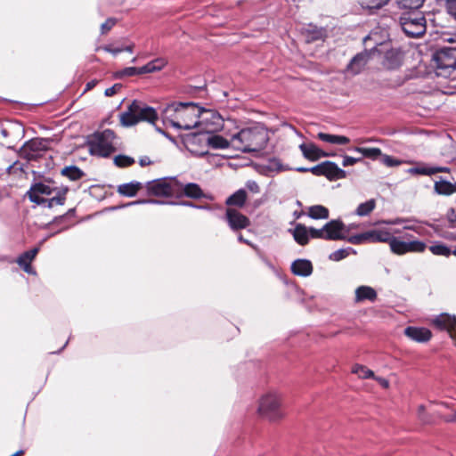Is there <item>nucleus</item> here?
<instances>
[{
  "instance_id": "nucleus-58",
  "label": "nucleus",
  "mask_w": 456,
  "mask_h": 456,
  "mask_svg": "<svg viewBox=\"0 0 456 456\" xmlns=\"http://www.w3.org/2000/svg\"><path fill=\"white\" fill-rule=\"evenodd\" d=\"M377 381L384 388H387L389 387V381L384 378H376Z\"/></svg>"
},
{
  "instance_id": "nucleus-17",
  "label": "nucleus",
  "mask_w": 456,
  "mask_h": 456,
  "mask_svg": "<svg viewBox=\"0 0 456 456\" xmlns=\"http://www.w3.org/2000/svg\"><path fill=\"white\" fill-rule=\"evenodd\" d=\"M404 334L411 340L419 343L428 342L432 337L428 329L411 326L404 330Z\"/></svg>"
},
{
  "instance_id": "nucleus-55",
  "label": "nucleus",
  "mask_w": 456,
  "mask_h": 456,
  "mask_svg": "<svg viewBox=\"0 0 456 456\" xmlns=\"http://www.w3.org/2000/svg\"><path fill=\"white\" fill-rule=\"evenodd\" d=\"M432 170L434 171V174H436L438 172H444V173H449L450 168L446 167H432Z\"/></svg>"
},
{
  "instance_id": "nucleus-27",
  "label": "nucleus",
  "mask_w": 456,
  "mask_h": 456,
  "mask_svg": "<svg viewBox=\"0 0 456 456\" xmlns=\"http://www.w3.org/2000/svg\"><path fill=\"white\" fill-rule=\"evenodd\" d=\"M49 147V141L46 139L35 138L26 143V148L31 151L39 152L46 151Z\"/></svg>"
},
{
  "instance_id": "nucleus-40",
  "label": "nucleus",
  "mask_w": 456,
  "mask_h": 456,
  "mask_svg": "<svg viewBox=\"0 0 456 456\" xmlns=\"http://www.w3.org/2000/svg\"><path fill=\"white\" fill-rule=\"evenodd\" d=\"M381 162L387 167H396L402 163L399 159H396L389 155L383 154L381 156Z\"/></svg>"
},
{
  "instance_id": "nucleus-19",
  "label": "nucleus",
  "mask_w": 456,
  "mask_h": 456,
  "mask_svg": "<svg viewBox=\"0 0 456 456\" xmlns=\"http://www.w3.org/2000/svg\"><path fill=\"white\" fill-rule=\"evenodd\" d=\"M299 149L302 151L303 156L311 161H317L322 157L329 156L328 153L319 149L314 143H302L299 145Z\"/></svg>"
},
{
  "instance_id": "nucleus-7",
  "label": "nucleus",
  "mask_w": 456,
  "mask_h": 456,
  "mask_svg": "<svg viewBox=\"0 0 456 456\" xmlns=\"http://www.w3.org/2000/svg\"><path fill=\"white\" fill-rule=\"evenodd\" d=\"M292 232L294 240L299 245H305L310 239H323L328 240H346L354 234H351V230H289Z\"/></svg>"
},
{
  "instance_id": "nucleus-62",
  "label": "nucleus",
  "mask_w": 456,
  "mask_h": 456,
  "mask_svg": "<svg viewBox=\"0 0 456 456\" xmlns=\"http://www.w3.org/2000/svg\"><path fill=\"white\" fill-rule=\"evenodd\" d=\"M238 240H239L240 241H242V242H244V243H246V244L250 245V246H252V247H253V245L250 243V241H249L248 240H247V239H244V238H243V236H242V235H240V234H239V235H238Z\"/></svg>"
},
{
  "instance_id": "nucleus-64",
  "label": "nucleus",
  "mask_w": 456,
  "mask_h": 456,
  "mask_svg": "<svg viewBox=\"0 0 456 456\" xmlns=\"http://www.w3.org/2000/svg\"><path fill=\"white\" fill-rule=\"evenodd\" d=\"M446 420L450 422H456V412L448 417Z\"/></svg>"
},
{
  "instance_id": "nucleus-39",
  "label": "nucleus",
  "mask_w": 456,
  "mask_h": 456,
  "mask_svg": "<svg viewBox=\"0 0 456 456\" xmlns=\"http://www.w3.org/2000/svg\"><path fill=\"white\" fill-rule=\"evenodd\" d=\"M136 75H142L141 67L140 68L127 67L118 72L119 77H124V76L132 77V76H136Z\"/></svg>"
},
{
  "instance_id": "nucleus-61",
  "label": "nucleus",
  "mask_w": 456,
  "mask_h": 456,
  "mask_svg": "<svg viewBox=\"0 0 456 456\" xmlns=\"http://www.w3.org/2000/svg\"><path fill=\"white\" fill-rule=\"evenodd\" d=\"M121 48L123 49V52L132 53L134 51V45H129Z\"/></svg>"
},
{
  "instance_id": "nucleus-14",
  "label": "nucleus",
  "mask_w": 456,
  "mask_h": 456,
  "mask_svg": "<svg viewBox=\"0 0 456 456\" xmlns=\"http://www.w3.org/2000/svg\"><path fill=\"white\" fill-rule=\"evenodd\" d=\"M434 327L440 330H446L450 334L451 338H454V331L456 328V316L449 314H441L432 320Z\"/></svg>"
},
{
  "instance_id": "nucleus-30",
  "label": "nucleus",
  "mask_w": 456,
  "mask_h": 456,
  "mask_svg": "<svg viewBox=\"0 0 456 456\" xmlns=\"http://www.w3.org/2000/svg\"><path fill=\"white\" fill-rule=\"evenodd\" d=\"M308 216L314 219H327L329 217V210L322 205H315L309 208Z\"/></svg>"
},
{
  "instance_id": "nucleus-12",
  "label": "nucleus",
  "mask_w": 456,
  "mask_h": 456,
  "mask_svg": "<svg viewBox=\"0 0 456 456\" xmlns=\"http://www.w3.org/2000/svg\"><path fill=\"white\" fill-rule=\"evenodd\" d=\"M400 23L403 32L410 37H419L426 32V19L421 12L404 14Z\"/></svg>"
},
{
  "instance_id": "nucleus-3",
  "label": "nucleus",
  "mask_w": 456,
  "mask_h": 456,
  "mask_svg": "<svg viewBox=\"0 0 456 456\" xmlns=\"http://www.w3.org/2000/svg\"><path fill=\"white\" fill-rule=\"evenodd\" d=\"M267 131L262 126H251L241 129L231 139L232 146L242 152H253L263 150L268 142Z\"/></svg>"
},
{
  "instance_id": "nucleus-35",
  "label": "nucleus",
  "mask_w": 456,
  "mask_h": 456,
  "mask_svg": "<svg viewBox=\"0 0 456 456\" xmlns=\"http://www.w3.org/2000/svg\"><path fill=\"white\" fill-rule=\"evenodd\" d=\"M424 2L425 0H397V4L402 9H418Z\"/></svg>"
},
{
  "instance_id": "nucleus-63",
  "label": "nucleus",
  "mask_w": 456,
  "mask_h": 456,
  "mask_svg": "<svg viewBox=\"0 0 456 456\" xmlns=\"http://www.w3.org/2000/svg\"><path fill=\"white\" fill-rule=\"evenodd\" d=\"M309 168L310 167H297L296 168V171L299 172V173H306V172H309Z\"/></svg>"
},
{
  "instance_id": "nucleus-47",
  "label": "nucleus",
  "mask_w": 456,
  "mask_h": 456,
  "mask_svg": "<svg viewBox=\"0 0 456 456\" xmlns=\"http://www.w3.org/2000/svg\"><path fill=\"white\" fill-rule=\"evenodd\" d=\"M246 187L248 191L253 193H258L260 191V187L258 183L255 181H248L246 183Z\"/></svg>"
},
{
  "instance_id": "nucleus-10",
  "label": "nucleus",
  "mask_w": 456,
  "mask_h": 456,
  "mask_svg": "<svg viewBox=\"0 0 456 456\" xmlns=\"http://www.w3.org/2000/svg\"><path fill=\"white\" fill-rule=\"evenodd\" d=\"M434 59L436 62L437 75L450 77L456 72V42L453 46H446L438 50Z\"/></svg>"
},
{
  "instance_id": "nucleus-36",
  "label": "nucleus",
  "mask_w": 456,
  "mask_h": 456,
  "mask_svg": "<svg viewBox=\"0 0 456 456\" xmlns=\"http://www.w3.org/2000/svg\"><path fill=\"white\" fill-rule=\"evenodd\" d=\"M134 163V159L126 155H118L114 158V164L118 167H127Z\"/></svg>"
},
{
  "instance_id": "nucleus-22",
  "label": "nucleus",
  "mask_w": 456,
  "mask_h": 456,
  "mask_svg": "<svg viewBox=\"0 0 456 456\" xmlns=\"http://www.w3.org/2000/svg\"><path fill=\"white\" fill-rule=\"evenodd\" d=\"M323 175L330 181H335L346 178V172L341 169L336 163L331 161H324Z\"/></svg>"
},
{
  "instance_id": "nucleus-48",
  "label": "nucleus",
  "mask_w": 456,
  "mask_h": 456,
  "mask_svg": "<svg viewBox=\"0 0 456 456\" xmlns=\"http://www.w3.org/2000/svg\"><path fill=\"white\" fill-rule=\"evenodd\" d=\"M121 85L120 84H115L114 86H112L111 87H109L105 90L104 92V94L108 97H110V96H113L114 94H117V92L118 90L121 89Z\"/></svg>"
},
{
  "instance_id": "nucleus-37",
  "label": "nucleus",
  "mask_w": 456,
  "mask_h": 456,
  "mask_svg": "<svg viewBox=\"0 0 456 456\" xmlns=\"http://www.w3.org/2000/svg\"><path fill=\"white\" fill-rule=\"evenodd\" d=\"M265 168L269 172H281L285 170L283 165L281 164L279 159H271L268 160L267 164L265 166Z\"/></svg>"
},
{
  "instance_id": "nucleus-29",
  "label": "nucleus",
  "mask_w": 456,
  "mask_h": 456,
  "mask_svg": "<svg viewBox=\"0 0 456 456\" xmlns=\"http://www.w3.org/2000/svg\"><path fill=\"white\" fill-rule=\"evenodd\" d=\"M61 175L67 176L71 181H77L84 176V172L77 166L65 167L61 170Z\"/></svg>"
},
{
  "instance_id": "nucleus-60",
  "label": "nucleus",
  "mask_w": 456,
  "mask_h": 456,
  "mask_svg": "<svg viewBox=\"0 0 456 456\" xmlns=\"http://www.w3.org/2000/svg\"><path fill=\"white\" fill-rule=\"evenodd\" d=\"M145 202H149V203H159V200H139V201L132 202V203H130L129 205L139 204V203H145Z\"/></svg>"
},
{
  "instance_id": "nucleus-56",
  "label": "nucleus",
  "mask_w": 456,
  "mask_h": 456,
  "mask_svg": "<svg viewBox=\"0 0 456 456\" xmlns=\"http://www.w3.org/2000/svg\"><path fill=\"white\" fill-rule=\"evenodd\" d=\"M139 164H140V166H142V167H146V166L151 165V159H150V158H149V157L144 156V157H142V158H141V159H140V160H139Z\"/></svg>"
},
{
  "instance_id": "nucleus-53",
  "label": "nucleus",
  "mask_w": 456,
  "mask_h": 456,
  "mask_svg": "<svg viewBox=\"0 0 456 456\" xmlns=\"http://www.w3.org/2000/svg\"><path fill=\"white\" fill-rule=\"evenodd\" d=\"M440 235L445 239L456 240V233L444 231V232L441 233Z\"/></svg>"
},
{
  "instance_id": "nucleus-34",
  "label": "nucleus",
  "mask_w": 456,
  "mask_h": 456,
  "mask_svg": "<svg viewBox=\"0 0 456 456\" xmlns=\"http://www.w3.org/2000/svg\"><path fill=\"white\" fill-rule=\"evenodd\" d=\"M429 250L436 256H449L452 254L450 248L443 243H436L429 247Z\"/></svg>"
},
{
  "instance_id": "nucleus-16",
  "label": "nucleus",
  "mask_w": 456,
  "mask_h": 456,
  "mask_svg": "<svg viewBox=\"0 0 456 456\" xmlns=\"http://www.w3.org/2000/svg\"><path fill=\"white\" fill-rule=\"evenodd\" d=\"M39 248L36 247L30 250L22 253L16 260L19 266L28 274H36V271L31 266V262L38 253Z\"/></svg>"
},
{
  "instance_id": "nucleus-49",
  "label": "nucleus",
  "mask_w": 456,
  "mask_h": 456,
  "mask_svg": "<svg viewBox=\"0 0 456 456\" xmlns=\"http://www.w3.org/2000/svg\"><path fill=\"white\" fill-rule=\"evenodd\" d=\"M322 228H344V224L340 220H332L327 224H325Z\"/></svg>"
},
{
  "instance_id": "nucleus-26",
  "label": "nucleus",
  "mask_w": 456,
  "mask_h": 456,
  "mask_svg": "<svg viewBox=\"0 0 456 456\" xmlns=\"http://www.w3.org/2000/svg\"><path fill=\"white\" fill-rule=\"evenodd\" d=\"M317 137L323 142H327L332 144H346L350 142V139L346 136L330 134L322 132H320L317 134Z\"/></svg>"
},
{
  "instance_id": "nucleus-46",
  "label": "nucleus",
  "mask_w": 456,
  "mask_h": 456,
  "mask_svg": "<svg viewBox=\"0 0 456 456\" xmlns=\"http://www.w3.org/2000/svg\"><path fill=\"white\" fill-rule=\"evenodd\" d=\"M159 71L156 68V66L152 63V61L148 62L144 66L141 67V72L142 74L145 73H152Z\"/></svg>"
},
{
  "instance_id": "nucleus-13",
  "label": "nucleus",
  "mask_w": 456,
  "mask_h": 456,
  "mask_svg": "<svg viewBox=\"0 0 456 456\" xmlns=\"http://www.w3.org/2000/svg\"><path fill=\"white\" fill-rule=\"evenodd\" d=\"M191 143H203L212 149H227L232 145L231 141L221 135L211 134H198L191 138Z\"/></svg>"
},
{
  "instance_id": "nucleus-44",
  "label": "nucleus",
  "mask_w": 456,
  "mask_h": 456,
  "mask_svg": "<svg viewBox=\"0 0 456 456\" xmlns=\"http://www.w3.org/2000/svg\"><path fill=\"white\" fill-rule=\"evenodd\" d=\"M309 172H311L313 175H317V176H320V175H323V173H324V162L319 164V165H316L313 167H310L309 168Z\"/></svg>"
},
{
  "instance_id": "nucleus-38",
  "label": "nucleus",
  "mask_w": 456,
  "mask_h": 456,
  "mask_svg": "<svg viewBox=\"0 0 456 456\" xmlns=\"http://www.w3.org/2000/svg\"><path fill=\"white\" fill-rule=\"evenodd\" d=\"M349 249L350 248H347V249H346V248L338 249V250L332 252L330 255L329 258L330 260L336 261V262L340 261V260L346 258L349 255Z\"/></svg>"
},
{
  "instance_id": "nucleus-5",
  "label": "nucleus",
  "mask_w": 456,
  "mask_h": 456,
  "mask_svg": "<svg viewBox=\"0 0 456 456\" xmlns=\"http://www.w3.org/2000/svg\"><path fill=\"white\" fill-rule=\"evenodd\" d=\"M248 193L245 189H239L225 200L227 207L225 219L231 228H247L249 226V219L240 213L238 208L245 206Z\"/></svg>"
},
{
  "instance_id": "nucleus-33",
  "label": "nucleus",
  "mask_w": 456,
  "mask_h": 456,
  "mask_svg": "<svg viewBox=\"0 0 456 456\" xmlns=\"http://www.w3.org/2000/svg\"><path fill=\"white\" fill-rule=\"evenodd\" d=\"M352 372L356 374L361 379H369L374 377L372 370L361 364L354 365L352 368Z\"/></svg>"
},
{
  "instance_id": "nucleus-24",
  "label": "nucleus",
  "mask_w": 456,
  "mask_h": 456,
  "mask_svg": "<svg viewBox=\"0 0 456 456\" xmlns=\"http://www.w3.org/2000/svg\"><path fill=\"white\" fill-rule=\"evenodd\" d=\"M389 0H368V1H359V5L362 12L371 15L374 14L376 11L383 8L385 5L388 4Z\"/></svg>"
},
{
  "instance_id": "nucleus-1",
  "label": "nucleus",
  "mask_w": 456,
  "mask_h": 456,
  "mask_svg": "<svg viewBox=\"0 0 456 456\" xmlns=\"http://www.w3.org/2000/svg\"><path fill=\"white\" fill-rule=\"evenodd\" d=\"M370 242H388L392 252L403 255L408 252H423L426 244L420 240H405L394 237L388 230H368L354 234L349 239V243L359 245Z\"/></svg>"
},
{
  "instance_id": "nucleus-11",
  "label": "nucleus",
  "mask_w": 456,
  "mask_h": 456,
  "mask_svg": "<svg viewBox=\"0 0 456 456\" xmlns=\"http://www.w3.org/2000/svg\"><path fill=\"white\" fill-rule=\"evenodd\" d=\"M145 187L150 195L169 197L179 194L180 182L176 177H164L147 182Z\"/></svg>"
},
{
  "instance_id": "nucleus-20",
  "label": "nucleus",
  "mask_w": 456,
  "mask_h": 456,
  "mask_svg": "<svg viewBox=\"0 0 456 456\" xmlns=\"http://www.w3.org/2000/svg\"><path fill=\"white\" fill-rule=\"evenodd\" d=\"M191 199H200L206 197L202 189L198 183H189L183 184L180 183L179 194Z\"/></svg>"
},
{
  "instance_id": "nucleus-41",
  "label": "nucleus",
  "mask_w": 456,
  "mask_h": 456,
  "mask_svg": "<svg viewBox=\"0 0 456 456\" xmlns=\"http://www.w3.org/2000/svg\"><path fill=\"white\" fill-rule=\"evenodd\" d=\"M117 20L114 18H109L101 26V32L102 35L108 33L116 24Z\"/></svg>"
},
{
  "instance_id": "nucleus-52",
  "label": "nucleus",
  "mask_w": 456,
  "mask_h": 456,
  "mask_svg": "<svg viewBox=\"0 0 456 456\" xmlns=\"http://www.w3.org/2000/svg\"><path fill=\"white\" fill-rule=\"evenodd\" d=\"M447 218L451 223L456 222V210L453 208L450 209L447 213Z\"/></svg>"
},
{
  "instance_id": "nucleus-21",
  "label": "nucleus",
  "mask_w": 456,
  "mask_h": 456,
  "mask_svg": "<svg viewBox=\"0 0 456 456\" xmlns=\"http://www.w3.org/2000/svg\"><path fill=\"white\" fill-rule=\"evenodd\" d=\"M291 272L297 276L307 277L313 273V265L307 259H297L291 264Z\"/></svg>"
},
{
  "instance_id": "nucleus-25",
  "label": "nucleus",
  "mask_w": 456,
  "mask_h": 456,
  "mask_svg": "<svg viewBox=\"0 0 456 456\" xmlns=\"http://www.w3.org/2000/svg\"><path fill=\"white\" fill-rule=\"evenodd\" d=\"M142 188V184L139 182H131L118 186L117 191L126 197H134Z\"/></svg>"
},
{
  "instance_id": "nucleus-57",
  "label": "nucleus",
  "mask_w": 456,
  "mask_h": 456,
  "mask_svg": "<svg viewBox=\"0 0 456 456\" xmlns=\"http://www.w3.org/2000/svg\"><path fill=\"white\" fill-rule=\"evenodd\" d=\"M182 205L189 206V207H192V208H196L210 209V208L208 206H197L196 204L190 202V201L183 202Z\"/></svg>"
},
{
  "instance_id": "nucleus-4",
  "label": "nucleus",
  "mask_w": 456,
  "mask_h": 456,
  "mask_svg": "<svg viewBox=\"0 0 456 456\" xmlns=\"http://www.w3.org/2000/svg\"><path fill=\"white\" fill-rule=\"evenodd\" d=\"M67 192V187L58 188L53 184L38 183L30 188L28 196L32 202L51 208L63 205Z\"/></svg>"
},
{
  "instance_id": "nucleus-23",
  "label": "nucleus",
  "mask_w": 456,
  "mask_h": 456,
  "mask_svg": "<svg viewBox=\"0 0 456 456\" xmlns=\"http://www.w3.org/2000/svg\"><path fill=\"white\" fill-rule=\"evenodd\" d=\"M377 299L376 290L370 286H360L355 289V302L369 300L374 302Z\"/></svg>"
},
{
  "instance_id": "nucleus-31",
  "label": "nucleus",
  "mask_w": 456,
  "mask_h": 456,
  "mask_svg": "<svg viewBox=\"0 0 456 456\" xmlns=\"http://www.w3.org/2000/svg\"><path fill=\"white\" fill-rule=\"evenodd\" d=\"M354 151L359 152L364 158H368L370 159H377L379 157L382 156L381 150L379 148H363V147H355Z\"/></svg>"
},
{
  "instance_id": "nucleus-50",
  "label": "nucleus",
  "mask_w": 456,
  "mask_h": 456,
  "mask_svg": "<svg viewBox=\"0 0 456 456\" xmlns=\"http://www.w3.org/2000/svg\"><path fill=\"white\" fill-rule=\"evenodd\" d=\"M102 50L113 55H117L118 53L123 52V49L121 47H113L110 45L102 46Z\"/></svg>"
},
{
  "instance_id": "nucleus-54",
  "label": "nucleus",
  "mask_w": 456,
  "mask_h": 456,
  "mask_svg": "<svg viewBox=\"0 0 456 456\" xmlns=\"http://www.w3.org/2000/svg\"><path fill=\"white\" fill-rule=\"evenodd\" d=\"M425 411V406L423 404L419 405L418 407V415H419V418L422 420V421H428V419L423 416V413Z\"/></svg>"
},
{
  "instance_id": "nucleus-43",
  "label": "nucleus",
  "mask_w": 456,
  "mask_h": 456,
  "mask_svg": "<svg viewBox=\"0 0 456 456\" xmlns=\"http://www.w3.org/2000/svg\"><path fill=\"white\" fill-rule=\"evenodd\" d=\"M446 10L456 20V0H446Z\"/></svg>"
},
{
  "instance_id": "nucleus-32",
  "label": "nucleus",
  "mask_w": 456,
  "mask_h": 456,
  "mask_svg": "<svg viewBox=\"0 0 456 456\" xmlns=\"http://www.w3.org/2000/svg\"><path fill=\"white\" fill-rule=\"evenodd\" d=\"M376 206V202L374 200H369L363 203H361L356 208V214L360 216H364L369 215Z\"/></svg>"
},
{
  "instance_id": "nucleus-9",
  "label": "nucleus",
  "mask_w": 456,
  "mask_h": 456,
  "mask_svg": "<svg viewBox=\"0 0 456 456\" xmlns=\"http://www.w3.org/2000/svg\"><path fill=\"white\" fill-rule=\"evenodd\" d=\"M258 412L271 421L281 419L284 416L281 396L276 392L263 395L259 401Z\"/></svg>"
},
{
  "instance_id": "nucleus-2",
  "label": "nucleus",
  "mask_w": 456,
  "mask_h": 456,
  "mask_svg": "<svg viewBox=\"0 0 456 456\" xmlns=\"http://www.w3.org/2000/svg\"><path fill=\"white\" fill-rule=\"evenodd\" d=\"M162 120L177 129L191 130L200 124V108L192 102H173L162 110Z\"/></svg>"
},
{
  "instance_id": "nucleus-45",
  "label": "nucleus",
  "mask_w": 456,
  "mask_h": 456,
  "mask_svg": "<svg viewBox=\"0 0 456 456\" xmlns=\"http://www.w3.org/2000/svg\"><path fill=\"white\" fill-rule=\"evenodd\" d=\"M362 158H354L350 156H345L343 159L342 165L343 167H349L356 164L357 162L361 161Z\"/></svg>"
},
{
  "instance_id": "nucleus-59",
  "label": "nucleus",
  "mask_w": 456,
  "mask_h": 456,
  "mask_svg": "<svg viewBox=\"0 0 456 456\" xmlns=\"http://www.w3.org/2000/svg\"><path fill=\"white\" fill-rule=\"evenodd\" d=\"M97 84V80L94 79V80H91L89 81L86 85V89L85 91H89V90H92Z\"/></svg>"
},
{
  "instance_id": "nucleus-6",
  "label": "nucleus",
  "mask_w": 456,
  "mask_h": 456,
  "mask_svg": "<svg viewBox=\"0 0 456 456\" xmlns=\"http://www.w3.org/2000/svg\"><path fill=\"white\" fill-rule=\"evenodd\" d=\"M87 146L92 155L109 157L117 150V137L110 129L95 132L87 139Z\"/></svg>"
},
{
  "instance_id": "nucleus-15",
  "label": "nucleus",
  "mask_w": 456,
  "mask_h": 456,
  "mask_svg": "<svg viewBox=\"0 0 456 456\" xmlns=\"http://www.w3.org/2000/svg\"><path fill=\"white\" fill-rule=\"evenodd\" d=\"M371 52L372 50L370 52L364 51L357 53L348 63L346 67L347 71L353 75L359 74L367 64Z\"/></svg>"
},
{
  "instance_id": "nucleus-18",
  "label": "nucleus",
  "mask_w": 456,
  "mask_h": 456,
  "mask_svg": "<svg viewBox=\"0 0 456 456\" xmlns=\"http://www.w3.org/2000/svg\"><path fill=\"white\" fill-rule=\"evenodd\" d=\"M403 62V53L399 49H391L385 54L383 66L387 69H396Z\"/></svg>"
},
{
  "instance_id": "nucleus-51",
  "label": "nucleus",
  "mask_w": 456,
  "mask_h": 456,
  "mask_svg": "<svg viewBox=\"0 0 456 456\" xmlns=\"http://www.w3.org/2000/svg\"><path fill=\"white\" fill-rule=\"evenodd\" d=\"M151 61L156 66L159 71L161 70L167 64V61L165 58H157Z\"/></svg>"
},
{
  "instance_id": "nucleus-8",
  "label": "nucleus",
  "mask_w": 456,
  "mask_h": 456,
  "mask_svg": "<svg viewBox=\"0 0 456 456\" xmlns=\"http://www.w3.org/2000/svg\"><path fill=\"white\" fill-rule=\"evenodd\" d=\"M158 114L152 107L142 102L134 101L126 111L120 114V122L124 126H134L141 121L154 124Z\"/></svg>"
},
{
  "instance_id": "nucleus-42",
  "label": "nucleus",
  "mask_w": 456,
  "mask_h": 456,
  "mask_svg": "<svg viewBox=\"0 0 456 456\" xmlns=\"http://www.w3.org/2000/svg\"><path fill=\"white\" fill-rule=\"evenodd\" d=\"M411 172L418 175H434L432 167H414L411 169Z\"/></svg>"
},
{
  "instance_id": "nucleus-28",
  "label": "nucleus",
  "mask_w": 456,
  "mask_h": 456,
  "mask_svg": "<svg viewBox=\"0 0 456 456\" xmlns=\"http://www.w3.org/2000/svg\"><path fill=\"white\" fill-rule=\"evenodd\" d=\"M435 191L438 194L451 195L456 191V184L444 180H441L435 183Z\"/></svg>"
}]
</instances>
